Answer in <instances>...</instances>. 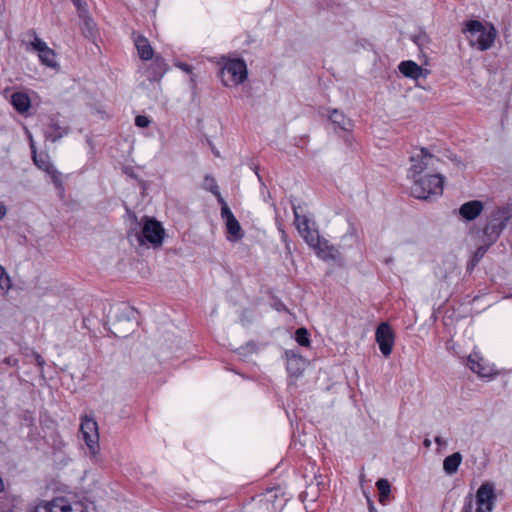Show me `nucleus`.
Returning <instances> with one entry per match:
<instances>
[{"mask_svg": "<svg viewBox=\"0 0 512 512\" xmlns=\"http://www.w3.org/2000/svg\"><path fill=\"white\" fill-rule=\"evenodd\" d=\"M72 3L76 6L78 15H85L88 12L87 4L84 0H71Z\"/></svg>", "mask_w": 512, "mask_h": 512, "instance_id": "nucleus-36", "label": "nucleus"}, {"mask_svg": "<svg viewBox=\"0 0 512 512\" xmlns=\"http://www.w3.org/2000/svg\"><path fill=\"white\" fill-rule=\"evenodd\" d=\"M368 509H369V512H377L373 502L370 499H368Z\"/></svg>", "mask_w": 512, "mask_h": 512, "instance_id": "nucleus-44", "label": "nucleus"}, {"mask_svg": "<svg viewBox=\"0 0 512 512\" xmlns=\"http://www.w3.org/2000/svg\"><path fill=\"white\" fill-rule=\"evenodd\" d=\"M4 362H5L6 364H8V365L16 366V365H17V363H18V360H17L16 358H14V357H11V356H10V357H6V358L4 359Z\"/></svg>", "mask_w": 512, "mask_h": 512, "instance_id": "nucleus-40", "label": "nucleus"}, {"mask_svg": "<svg viewBox=\"0 0 512 512\" xmlns=\"http://www.w3.org/2000/svg\"><path fill=\"white\" fill-rule=\"evenodd\" d=\"M412 41L422 50V48L428 43V36L424 32H420L412 36Z\"/></svg>", "mask_w": 512, "mask_h": 512, "instance_id": "nucleus-34", "label": "nucleus"}, {"mask_svg": "<svg viewBox=\"0 0 512 512\" xmlns=\"http://www.w3.org/2000/svg\"><path fill=\"white\" fill-rule=\"evenodd\" d=\"M3 490H4V483H3L2 478L0 477V492H2Z\"/></svg>", "mask_w": 512, "mask_h": 512, "instance_id": "nucleus-48", "label": "nucleus"}, {"mask_svg": "<svg viewBox=\"0 0 512 512\" xmlns=\"http://www.w3.org/2000/svg\"><path fill=\"white\" fill-rule=\"evenodd\" d=\"M134 44L141 60L148 61L153 58L154 50L146 37L138 35L134 39Z\"/></svg>", "mask_w": 512, "mask_h": 512, "instance_id": "nucleus-20", "label": "nucleus"}, {"mask_svg": "<svg viewBox=\"0 0 512 512\" xmlns=\"http://www.w3.org/2000/svg\"><path fill=\"white\" fill-rule=\"evenodd\" d=\"M11 104L13 105L14 109L20 114L27 112L31 106L29 96L23 92L13 93L11 96Z\"/></svg>", "mask_w": 512, "mask_h": 512, "instance_id": "nucleus-22", "label": "nucleus"}, {"mask_svg": "<svg viewBox=\"0 0 512 512\" xmlns=\"http://www.w3.org/2000/svg\"><path fill=\"white\" fill-rule=\"evenodd\" d=\"M329 119L336 128H339L343 131H350L352 129V121L348 119L342 112L336 109L333 110L329 115Z\"/></svg>", "mask_w": 512, "mask_h": 512, "instance_id": "nucleus-24", "label": "nucleus"}, {"mask_svg": "<svg viewBox=\"0 0 512 512\" xmlns=\"http://www.w3.org/2000/svg\"><path fill=\"white\" fill-rule=\"evenodd\" d=\"M150 124V120L148 117L144 116V115H138L136 116L135 118V125L140 127V128H146L148 127Z\"/></svg>", "mask_w": 512, "mask_h": 512, "instance_id": "nucleus-37", "label": "nucleus"}, {"mask_svg": "<svg viewBox=\"0 0 512 512\" xmlns=\"http://www.w3.org/2000/svg\"><path fill=\"white\" fill-rule=\"evenodd\" d=\"M496 500L494 484L484 482L476 493V512H491Z\"/></svg>", "mask_w": 512, "mask_h": 512, "instance_id": "nucleus-10", "label": "nucleus"}, {"mask_svg": "<svg viewBox=\"0 0 512 512\" xmlns=\"http://www.w3.org/2000/svg\"><path fill=\"white\" fill-rule=\"evenodd\" d=\"M444 177L440 174H431L419 177L413 181L411 194L417 199L428 200L443 193Z\"/></svg>", "mask_w": 512, "mask_h": 512, "instance_id": "nucleus-3", "label": "nucleus"}, {"mask_svg": "<svg viewBox=\"0 0 512 512\" xmlns=\"http://www.w3.org/2000/svg\"><path fill=\"white\" fill-rule=\"evenodd\" d=\"M134 310L131 307L124 306L119 309L116 320L113 323L114 335L119 338L127 337L135 328Z\"/></svg>", "mask_w": 512, "mask_h": 512, "instance_id": "nucleus-8", "label": "nucleus"}, {"mask_svg": "<svg viewBox=\"0 0 512 512\" xmlns=\"http://www.w3.org/2000/svg\"><path fill=\"white\" fill-rule=\"evenodd\" d=\"M483 209V202L479 200H471L461 205L459 208V214L466 221H473L480 216Z\"/></svg>", "mask_w": 512, "mask_h": 512, "instance_id": "nucleus-15", "label": "nucleus"}, {"mask_svg": "<svg viewBox=\"0 0 512 512\" xmlns=\"http://www.w3.org/2000/svg\"><path fill=\"white\" fill-rule=\"evenodd\" d=\"M167 70V64L165 60L156 56L153 63L151 64V72L148 76L150 81H159Z\"/></svg>", "mask_w": 512, "mask_h": 512, "instance_id": "nucleus-23", "label": "nucleus"}, {"mask_svg": "<svg viewBox=\"0 0 512 512\" xmlns=\"http://www.w3.org/2000/svg\"><path fill=\"white\" fill-rule=\"evenodd\" d=\"M292 210L296 227L299 233L304 237L305 241H307V237L315 234L317 231L310 228V220L305 215L301 216L299 214L298 207L295 204H292Z\"/></svg>", "mask_w": 512, "mask_h": 512, "instance_id": "nucleus-19", "label": "nucleus"}, {"mask_svg": "<svg viewBox=\"0 0 512 512\" xmlns=\"http://www.w3.org/2000/svg\"><path fill=\"white\" fill-rule=\"evenodd\" d=\"M165 230L161 223L154 218L144 217L143 226L139 232L134 234L139 245L150 244L159 247L164 240Z\"/></svg>", "mask_w": 512, "mask_h": 512, "instance_id": "nucleus-4", "label": "nucleus"}, {"mask_svg": "<svg viewBox=\"0 0 512 512\" xmlns=\"http://www.w3.org/2000/svg\"><path fill=\"white\" fill-rule=\"evenodd\" d=\"M31 152H32V158L34 161V164L41 170L47 172H53V165L50 163L49 156L47 154H37L36 147L34 145V142L31 140L30 143Z\"/></svg>", "mask_w": 512, "mask_h": 512, "instance_id": "nucleus-21", "label": "nucleus"}, {"mask_svg": "<svg viewBox=\"0 0 512 512\" xmlns=\"http://www.w3.org/2000/svg\"><path fill=\"white\" fill-rule=\"evenodd\" d=\"M0 288L8 291L11 288V280L5 269L0 265Z\"/></svg>", "mask_w": 512, "mask_h": 512, "instance_id": "nucleus-32", "label": "nucleus"}, {"mask_svg": "<svg viewBox=\"0 0 512 512\" xmlns=\"http://www.w3.org/2000/svg\"><path fill=\"white\" fill-rule=\"evenodd\" d=\"M412 165L410 167V174L413 181L418 179L417 176L424 172L429 167L434 166V162L438 161L426 148H421L420 153L413 155L410 158Z\"/></svg>", "mask_w": 512, "mask_h": 512, "instance_id": "nucleus-11", "label": "nucleus"}, {"mask_svg": "<svg viewBox=\"0 0 512 512\" xmlns=\"http://www.w3.org/2000/svg\"><path fill=\"white\" fill-rule=\"evenodd\" d=\"M25 421H28L29 425H32L34 420L30 414H25Z\"/></svg>", "mask_w": 512, "mask_h": 512, "instance_id": "nucleus-45", "label": "nucleus"}, {"mask_svg": "<svg viewBox=\"0 0 512 512\" xmlns=\"http://www.w3.org/2000/svg\"><path fill=\"white\" fill-rule=\"evenodd\" d=\"M80 434L89 449L92 456H95L99 451V433L98 424L91 416L84 415L81 417Z\"/></svg>", "mask_w": 512, "mask_h": 512, "instance_id": "nucleus-7", "label": "nucleus"}, {"mask_svg": "<svg viewBox=\"0 0 512 512\" xmlns=\"http://www.w3.org/2000/svg\"><path fill=\"white\" fill-rule=\"evenodd\" d=\"M220 74L225 86L239 85L247 79L246 63L242 59L229 60L221 69Z\"/></svg>", "mask_w": 512, "mask_h": 512, "instance_id": "nucleus-6", "label": "nucleus"}, {"mask_svg": "<svg viewBox=\"0 0 512 512\" xmlns=\"http://www.w3.org/2000/svg\"><path fill=\"white\" fill-rule=\"evenodd\" d=\"M33 512H88L87 506L74 498L62 496L50 501H42Z\"/></svg>", "mask_w": 512, "mask_h": 512, "instance_id": "nucleus-5", "label": "nucleus"}, {"mask_svg": "<svg viewBox=\"0 0 512 512\" xmlns=\"http://www.w3.org/2000/svg\"><path fill=\"white\" fill-rule=\"evenodd\" d=\"M462 32L466 35L469 44L480 51L490 49L497 35L493 25H484L478 20L467 21Z\"/></svg>", "mask_w": 512, "mask_h": 512, "instance_id": "nucleus-1", "label": "nucleus"}, {"mask_svg": "<svg viewBox=\"0 0 512 512\" xmlns=\"http://www.w3.org/2000/svg\"><path fill=\"white\" fill-rule=\"evenodd\" d=\"M375 338L381 353L388 357L392 353L395 341V335L390 325L381 323L376 329Z\"/></svg>", "mask_w": 512, "mask_h": 512, "instance_id": "nucleus-12", "label": "nucleus"}, {"mask_svg": "<svg viewBox=\"0 0 512 512\" xmlns=\"http://www.w3.org/2000/svg\"><path fill=\"white\" fill-rule=\"evenodd\" d=\"M467 365L472 372L478 374L480 377H491L496 374L491 367L483 364L482 357L477 353L469 355Z\"/></svg>", "mask_w": 512, "mask_h": 512, "instance_id": "nucleus-16", "label": "nucleus"}, {"mask_svg": "<svg viewBox=\"0 0 512 512\" xmlns=\"http://www.w3.org/2000/svg\"><path fill=\"white\" fill-rule=\"evenodd\" d=\"M47 173L51 176L53 182L56 185H61V180H60V177H59V173L57 172V170L54 167H53V172H47Z\"/></svg>", "mask_w": 512, "mask_h": 512, "instance_id": "nucleus-38", "label": "nucleus"}, {"mask_svg": "<svg viewBox=\"0 0 512 512\" xmlns=\"http://www.w3.org/2000/svg\"><path fill=\"white\" fill-rule=\"evenodd\" d=\"M80 19L83 22L82 32L85 37L91 38L95 35V23L93 19L89 16V13H85V15H80Z\"/></svg>", "mask_w": 512, "mask_h": 512, "instance_id": "nucleus-28", "label": "nucleus"}, {"mask_svg": "<svg viewBox=\"0 0 512 512\" xmlns=\"http://www.w3.org/2000/svg\"><path fill=\"white\" fill-rule=\"evenodd\" d=\"M398 69L405 77L417 80L421 76L426 75V70L411 60L402 61Z\"/></svg>", "mask_w": 512, "mask_h": 512, "instance_id": "nucleus-18", "label": "nucleus"}, {"mask_svg": "<svg viewBox=\"0 0 512 512\" xmlns=\"http://www.w3.org/2000/svg\"><path fill=\"white\" fill-rule=\"evenodd\" d=\"M222 218L225 220L229 240H239L243 237L242 228L230 208L222 210Z\"/></svg>", "mask_w": 512, "mask_h": 512, "instance_id": "nucleus-14", "label": "nucleus"}, {"mask_svg": "<svg viewBox=\"0 0 512 512\" xmlns=\"http://www.w3.org/2000/svg\"><path fill=\"white\" fill-rule=\"evenodd\" d=\"M18 498L12 495L0 496V512H18Z\"/></svg>", "mask_w": 512, "mask_h": 512, "instance_id": "nucleus-26", "label": "nucleus"}, {"mask_svg": "<svg viewBox=\"0 0 512 512\" xmlns=\"http://www.w3.org/2000/svg\"><path fill=\"white\" fill-rule=\"evenodd\" d=\"M31 46L32 49L38 53L39 60L43 65L50 68L58 67L54 50L49 48L42 39L35 36L31 42Z\"/></svg>", "mask_w": 512, "mask_h": 512, "instance_id": "nucleus-13", "label": "nucleus"}, {"mask_svg": "<svg viewBox=\"0 0 512 512\" xmlns=\"http://www.w3.org/2000/svg\"><path fill=\"white\" fill-rule=\"evenodd\" d=\"M68 132L69 128L67 126H61L55 119H50L44 130L45 137L52 142H56L57 140L61 139L67 135Z\"/></svg>", "mask_w": 512, "mask_h": 512, "instance_id": "nucleus-17", "label": "nucleus"}, {"mask_svg": "<svg viewBox=\"0 0 512 512\" xmlns=\"http://www.w3.org/2000/svg\"><path fill=\"white\" fill-rule=\"evenodd\" d=\"M6 215V207L0 203V220L4 218Z\"/></svg>", "mask_w": 512, "mask_h": 512, "instance_id": "nucleus-43", "label": "nucleus"}, {"mask_svg": "<svg viewBox=\"0 0 512 512\" xmlns=\"http://www.w3.org/2000/svg\"><path fill=\"white\" fill-rule=\"evenodd\" d=\"M474 498L472 494H468L464 499V504L461 512H473Z\"/></svg>", "mask_w": 512, "mask_h": 512, "instance_id": "nucleus-35", "label": "nucleus"}, {"mask_svg": "<svg viewBox=\"0 0 512 512\" xmlns=\"http://www.w3.org/2000/svg\"><path fill=\"white\" fill-rule=\"evenodd\" d=\"M295 340L301 346L308 347L310 346V338L309 333L306 328H298L295 332Z\"/></svg>", "mask_w": 512, "mask_h": 512, "instance_id": "nucleus-31", "label": "nucleus"}, {"mask_svg": "<svg viewBox=\"0 0 512 512\" xmlns=\"http://www.w3.org/2000/svg\"><path fill=\"white\" fill-rule=\"evenodd\" d=\"M435 442L439 446H445L446 445V441L442 437H440V436L435 437Z\"/></svg>", "mask_w": 512, "mask_h": 512, "instance_id": "nucleus-42", "label": "nucleus"}, {"mask_svg": "<svg viewBox=\"0 0 512 512\" xmlns=\"http://www.w3.org/2000/svg\"><path fill=\"white\" fill-rule=\"evenodd\" d=\"M461 462L462 455L459 452H455L444 459L443 469L446 474L453 475L458 471Z\"/></svg>", "mask_w": 512, "mask_h": 512, "instance_id": "nucleus-25", "label": "nucleus"}, {"mask_svg": "<svg viewBox=\"0 0 512 512\" xmlns=\"http://www.w3.org/2000/svg\"><path fill=\"white\" fill-rule=\"evenodd\" d=\"M177 66L186 73H190L192 71V66L186 63H179Z\"/></svg>", "mask_w": 512, "mask_h": 512, "instance_id": "nucleus-39", "label": "nucleus"}, {"mask_svg": "<svg viewBox=\"0 0 512 512\" xmlns=\"http://www.w3.org/2000/svg\"><path fill=\"white\" fill-rule=\"evenodd\" d=\"M511 217L512 207L510 205L496 207L490 212L487 217V223L483 227V236L488 244L497 242Z\"/></svg>", "mask_w": 512, "mask_h": 512, "instance_id": "nucleus-2", "label": "nucleus"}, {"mask_svg": "<svg viewBox=\"0 0 512 512\" xmlns=\"http://www.w3.org/2000/svg\"><path fill=\"white\" fill-rule=\"evenodd\" d=\"M35 360H36L38 366H40V367H43V365L45 364L44 359L37 353H35Z\"/></svg>", "mask_w": 512, "mask_h": 512, "instance_id": "nucleus-41", "label": "nucleus"}, {"mask_svg": "<svg viewBox=\"0 0 512 512\" xmlns=\"http://www.w3.org/2000/svg\"><path fill=\"white\" fill-rule=\"evenodd\" d=\"M376 487L379 491V502L385 505L391 492L390 483L387 479L382 478L376 482Z\"/></svg>", "mask_w": 512, "mask_h": 512, "instance_id": "nucleus-27", "label": "nucleus"}, {"mask_svg": "<svg viewBox=\"0 0 512 512\" xmlns=\"http://www.w3.org/2000/svg\"><path fill=\"white\" fill-rule=\"evenodd\" d=\"M286 354L288 357V364H287L288 371L294 376L300 375L301 374L300 368L299 367L292 368V365L294 363L298 364V362H302V358L298 357L294 352H287Z\"/></svg>", "mask_w": 512, "mask_h": 512, "instance_id": "nucleus-30", "label": "nucleus"}, {"mask_svg": "<svg viewBox=\"0 0 512 512\" xmlns=\"http://www.w3.org/2000/svg\"><path fill=\"white\" fill-rule=\"evenodd\" d=\"M306 243L315 249L318 257L325 261L335 260L338 257V250L328 240L321 238L318 232L308 236Z\"/></svg>", "mask_w": 512, "mask_h": 512, "instance_id": "nucleus-9", "label": "nucleus"}, {"mask_svg": "<svg viewBox=\"0 0 512 512\" xmlns=\"http://www.w3.org/2000/svg\"><path fill=\"white\" fill-rule=\"evenodd\" d=\"M423 444H424V446H425V447H427V448H428V447H430V445H431V441H430L429 439H425V440H424V442H423Z\"/></svg>", "mask_w": 512, "mask_h": 512, "instance_id": "nucleus-46", "label": "nucleus"}, {"mask_svg": "<svg viewBox=\"0 0 512 512\" xmlns=\"http://www.w3.org/2000/svg\"><path fill=\"white\" fill-rule=\"evenodd\" d=\"M212 182V186L211 187H208V190L214 194L217 198V201L218 203L221 205V211L226 207V208H229L226 201L223 199V197L221 196V193L219 191V188H218V185L215 181V179L211 176H206V182Z\"/></svg>", "mask_w": 512, "mask_h": 512, "instance_id": "nucleus-29", "label": "nucleus"}, {"mask_svg": "<svg viewBox=\"0 0 512 512\" xmlns=\"http://www.w3.org/2000/svg\"><path fill=\"white\" fill-rule=\"evenodd\" d=\"M204 181H206V178L204 179ZM212 186V182L208 181V182H205V188L208 190V187H211Z\"/></svg>", "mask_w": 512, "mask_h": 512, "instance_id": "nucleus-47", "label": "nucleus"}, {"mask_svg": "<svg viewBox=\"0 0 512 512\" xmlns=\"http://www.w3.org/2000/svg\"><path fill=\"white\" fill-rule=\"evenodd\" d=\"M483 242H484V245H481L479 246L475 253H474V256H473V259L477 262L479 261L481 258H483V256L485 255V253L488 251V249L490 248V246H492L493 244H488L487 241H485V237L483 236Z\"/></svg>", "mask_w": 512, "mask_h": 512, "instance_id": "nucleus-33", "label": "nucleus"}]
</instances>
